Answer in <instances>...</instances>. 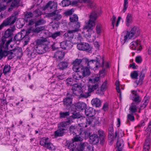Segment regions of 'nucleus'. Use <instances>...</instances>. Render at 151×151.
<instances>
[{
  "label": "nucleus",
  "mask_w": 151,
  "mask_h": 151,
  "mask_svg": "<svg viewBox=\"0 0 151 151\" xmlns=\"http://www.w3.org/2000/svg\"><path fill=\"white\" fill-rule=\"evenodd\" d=\"M126 25L128 27L129 25V24L132 21V17L131 14L129 13L128 14L126 18Z\"/></svg>",
  "instance_id": "nucleus-41"
},
{
  "label": "nucleus",
  "mask_w": 151,
  "mask_h": 151,
  "mask_svg": "<svg viewBox=\"0 0 151 151\" xmlns=\"http://www.w3.org/2000/svg\"><path fill=\"white\" fill-rule=\"evenodd\" d=\"M47 41L46 38L41 37L36 41V45L42 46L44 45H47Z\"/></svg>",
  "instance_id": "nucleus-26"
},
{
  "label": "nucleus",
  "mask_w": 151,
  "mask_h": 151,
  "mask_svg": "<svg viewBox=\"0 0 151 151\" xmlns=\"http://www.w3.org/2000/svg\"><path fill=\"white\" fill-rule=\"evenodd\" d=\"M91 104L93 106L96 107H98L100 106L101 102L100 100L96 98L94 99L91 100Z\"/></svg>",
  "instance_id": "nucleus-36"
},
{
  "label": "nucleus",
  "mask_w": 151,
  "mask_h": 151,
  "mask_svg": "<svg viewBox=\"0 0 151 151\" xmlns=\"http://www.w3.org/2000/svg\"><path fill=\"white\" fill-rule=\"evenodd\" d=\"M61 3L63 7L66 6L71 4V1L69 0H63Z\"/></svg>",
  "instance_id": "nucleus-55"
},
{
  "label": "nucleus",
  "mask_w": 151,
  "mask_h": 151,
  "mask_svg": "<svg viewBox=\"0 0 151 151\" xmlns=\"http://www.w3.org/2000/svg\"><path fill=\"white\" fill-rule=\"evenodd\" d=\"M73 94L77 96H81V97L84 98H87L88 95L86 93L85 94L83 93L82 88L79 85L76 84H74L72 88Z\"/></svg>",
  "instance_id": "nucleus-7"
},
{
  "label": "nucleus",
  "mask_w": 151,
  "mask_h": 151,
  "mask_svg": "<svg viewBox=\"0 0 151 151\" xmlns=\"http://www.w3.org/2000/svg\"><path fill=\"white\" fill-rule=\"evenodd\" d=\"M34 16L32 12H27L25 15V18L28 19L33 17Z\"/></svg>",
  "instance_id": "nucleus-62"
},
{
  "label": "nucleus",
  "mask_w": 151,
  "mask_h": 151,
  "mask_svg": "<svg viewBox=\"0 0 151 151\" xmlns=\"http://www.w3.org/2000/svg\"><path fill=\"white\" fill-rule=\"evenodd\" d=\"M92 84V85L89 84L88 85V91L90 93L92 92L95 90L97 89L99 86L98 83H96L95 84H94L93 83Z\"/></svg>",
  "instance_id": "nucleus-35"
},
{
  "label": "nucleus",
  "mask_w": 151,
  "mask_h": 151,
  "mask_svg": "<svg viewBox=\"0 0 151 151\" xmlns=\"http://www.w3.org/2000/svg\"><path fill=\"white\" fill-rule=\"evenodd\" d=\"M76 34H77L78 35L74 38V43H77L81 41L82 40V38L81 34H78L77 33Z\"/></svg>",
  "instance_id": "nucleus-44"
},
{
  "label": "nucleus",
  "mask_w": 151,
  "mask_h": 151,
  "mask_svg": "<svg viewBox=\"0 0 151 151\" xmlns=\"http://www.w3.org/2000/svg\"><path fill=\"white\" fill-rule=\"evenodd\" d=\"M40 144L50 150H55L56 149V147L50 142L48 137H44L41 138Z\"/></svg>",
  "instance_id": "nucleus-6"
},
{
  "label": "nucleus",
  "mask_w": 151,
  "mask_h": 151,
  "mask_svg": "<svg viewBox=\"0 0 151 151\" xmlns=\"http://www.w3.org/2000/svg\"><path fill=\"white\" fill-rule=\"evenodd\" d=\"M59 114L60 118H65L69 115L70 112L69 111L63 112L61 111L59 113Z\"/></svg>",
  "instance_id": "nucleus-48"
},
{
  "label": "nucleus",
  "mask_w": 151,
  "mask_h": 151,
  "mask_svg": "<svg viewBox=\"0 0 151 151\" xmlns=\"http://www.w3.org/2000/svg\"><path fill=\"white\" fill-rule=\"evenodd\" d=\"M12 34V31L11 29H8L5 32L4 35L1 38V43H6L5 47L8 48V46L11 42L12 41V39H8V38L11 37Z\"/></svg>",
  "instance_id": "nucleus-8"
},
{
  "label": "nucleus",
  "mask_w": 151,
  "mask_h": 151,
  "mask_svg": "<svg viewBox=\"0 0 151 151\" xmlns=\"http://www.w3.org/2000/svg\"><path fill=\"white\" fill-rule=\"evenodd\" d=\"M135 60L136 63L140 64L142 63V59L141 56H137L136 57Z\"/></svg>",
  "instance_id": "nucleus-60"
},
{
  "label": "nucleus",
  "mask_w": 151,
  "mask_h": 151,
  "mask_svg": "<svg viewBox=\"0 0 151 151\" xmlns=\"http://www.w3.org/2000/svg\"><path fill=\"white\" fill-rule=\"evenodd\" d=\"M98 134L101 139H102V141L104 140V138L106 135L104 132L102 130H99L98 131Z\"/></svg>",
  "instance_id": "nucleus-58"
},
{
  "label": "nucleus",
  "mask_w": 151,
  "mask_h": 151,
  "mask_svg": "<svg viewBox=\"0 0 151 151\" xmlns=\"http://www.w3.org/2000/svg\"><path fill=\"white\" fill-rule=\"evenodd\" d=\"M24 37V35L21 32L18 33L15 36L14 39V41H19L22 40Z\"/></svg>",
  "instance_id": "nucleus-38"
},
{
  "label": "nucleus",
  "mask_w": 151,
  "mask_h": 151,
  "mask_svg": "<svg viewBox=\"0 0 151 151\" xmlns=\"http://www.w3.org/2000/svg\"><path fill=\"white\" fill-rule=\"evenodd\" d=\"M48 15L49 17H51V19L58 21L62 18V16L60 14L58 11H55L51 13H49Z\"/></svg>",
  "instance_id": "nucleus-16"
},
{
  "label": "nucleus",
  "mask_w": 151,
  "mask_h": 151,
  "mask_svg": "<svg viewBox=\"0 0 151 151\" xmlns=\"http://www.w3.org/2000/svg\"><path fill=\"white\" fill-rule=\"evenodd\" d=\"M119 82L118 81H116V82L115 85L116 88L117 92L120 93V95H121V92L119 87Z\"/></svg>",
  "instance_id": "nucleus-59"
},
{
  "label": "nucleus",
  "mask_w": 151,
  "mask_h": 151,
  "mask_svg": "<svg viewBox=\"0 0 151 151\" xmlns=\"http://www.w3.org/2000/svg\"><path fill=\"white\" fill-rule=\"evenodd\" d=\"M89 144L86 142L81 143L80 145L79 150L77 149L75 150L74 147L71 148L72 151H83L84 149L86 148Z\"/></svg>",
  "instance_id": "nucleus-32"
},
{
  "label": "nucleus",
  "mask_w": 151,
  "mask_h": 151,
  "mask_svg": "<svg viewBox=\"0 0 151 151\" xmlns=\"http://www.w3.org/2000/svg\"><path fill=\"white\" fill-rule=\"evenodd\" d=\"M74 71L76 73L73 74L72 76L74 80H75L76 81L80 80L83 78L78 70Z\"/></svg>",
  "instance_id": "nucleus-29"
},
{
  "label": "nucleus",
  "mask_w": 151,
  "mask_h": 151,
  "mask_svg": "<svg viewBox=\"0 0 151 151\" xmlns=\"http://www.w3.org/2000/svg\"><path fill=\"white\" fill-rule=\"evenodd\" d=\"M16 20V17L14 16H12L7 18L0 25V30L4 26L13 24L14 23Z\"/></svg>",
  "instance_id": "nucleus-10"
},
{
  "label": "nucleus",
  "mask_w": 151,
  "mask_h": 151,
  "mask_svg": "<svg viewBox=\"0 0 151 151\" xmlns=\"http://www.w3.org/2000/svg\"><path fill=\"white\" fill-rule=\"evenodd\" d=\"M3 51H4V50ZM22 54V49L18 47L15 48L13 50H10V51H6L5 52H4V55L8 56L9 59H12L14 57V56L12 55L13 54L18 55Z\"/></svg>",
  "instance_id": "nucleus-9"
},
{
  "label": "nucleus",
  "mask_w": 151,
  "mask_h": 151,
  "mask_svg": "<svg viewBox=\"0 0 151 151\" xmlns=\"http://www.w3.org/2000/svg\"><path fill=\"white\" fill-rule=\"evenodd\" d=\"M107 88L106 83V82H104L101 87V90L102 91H104Z\"/></svg>",
  "instance_id": "nucleus-63"
},
{
  "label": "nucleus",
  "mask_w": 151,
  "mask_h": 151,
  "mask_svg": "<svg viewBox=\"0 0 151 151\" xmlns=\"http://www.w3.org/2000/svg\"><path fill=\"white\" fill-rule=\"evenodd\" d=\"M84 63H87V67L89 68L96 70L98 69L100 66V63L97 60H89L88 59L83 58Z\"/></svg>",
  "instance_id": "nucleus-5"
},
{
  "label": "nucleus",
  "mask_w": 151,
  "mask_h": 151,
  "mask_svg": "<svg viewBox=\"0 0 151 151\" xmlns=\"http://www.w3.org/2000/svg\"><path fill=\"white\" fill-rule=\"evenodd\" d=\"M85 113L86 115V116H88L90 117V118H87V119L92 118L94 119V120H93V122L92 123V124L93 122H94L95 120V119L91 117L95 115V110L94 109H93L92 107H88L85 109Z\"/></svg>",
  "instance_id": "nucleus-13"
},
{
  "label": "nucleus",
  "mask_w": 151,
  "mask_h": 151,
  "mask_svg": "<svg viewBox=\"0 0 151 151\" xmlns=\"http://www.w3.org/2000/svg\"><path fill=\"white\" fill-rule=\"evenodd\" d=\"M124 142L122 139L121 138L118 139L116 144V150H123L124 147Z\"/></svg>",
  "instance_id": "nucleus-30"
},
{
  "label": "nucleus",
  "mask_w": 151,
  "mask_h": 151,
  "mask_svg": "<svg viewBox=\"0 0 151 151\" xmlns=\"http://www.w3.org/2000/svg\"><path fill=\"white\" fill-rule=\"evenodd\" d=\"M74 23V27L75 28V29H73V31H75V32L77 33L79 31V28L80 27V23L77 22H76Z\"/></svg>",
  "instance_id": "nucleus-53"
},
{
  "label": "nucleus",
  "mask_w": 151,
  "mask_h": 151,
  "mask_svg": "<svg viewBox=\"0 0 151 151\" xmlns=\"http://www.w3.org/2000/svg\"><path fill=\"white\" fill-rule=\"evenodd\" d=\"M99 138L97 135L94 134L91 135L89 137V142L91 143L96 144L99 142Z\"/></svg>",
  "instance_id": "nucleus-25"
},
{
  "label": "nucleus",
  "mask_w": 151,
  "mask_h": 151,
  "mask_svg": "<svg viewBox=\"0 0 151 151\" xmlns=\"http://www.w3.org/2000/svg\"><path fill=\"white\" fill-rule=\"evenodd\" d=\"M101 9L99 11L92 12L89 16V19L87 25L84 26L82 33L86 38L92 37L95 38L96 33L93 30L95 25V21L101 13Z\"/></svg>",
  "instance_id": "nucleus-1"
},
{
  "label": "nucleus",
  "mask_w": 151,
  "mask_h": 151,
  "mask_svg": "<svg viewBox=\"0 0 151 151\" xmlns=\"http://www.w3.org/2000/svg\"><path fill=\"white\" fill-rule=\"evenodd\" d=\"M67 96V97L63 99V102L64 106L68 107L70 106L72 103V98L71 97L72 95L68 93Z\"/></svg>",
  "instance_id": "nucleus-23"
},
{
  "label": "nucleus",
  "mask_w": 151,
  "mask_h": 151,
  "mask_svg": "<svg viewBox=\"0 0 151 151\" xmlns=\"http://www.w3.org/2000/svg\"><path fill=\"white\" fill-rule=\"evenodd\" d=\"M102 66L103 67L102 70H100L99 72V74L101 76H104L105 75V69L104 68V62L103 61L102 65Z\"/></svg>",
  "instance_id": "nucleus-61"
},
{
  "label": "nucleus",
  "mask_w": 151,
  "mask_h": 151,
  "mask_svg": "<svg viewBox=\"0 0 151 151\" xmlns=\"http://www.w3.org/2000/svg\"><path fill=\"white\" fill-rule=\"evenodd\" d=\"M4 1L7 4L12 2L8 9L10 12L14 8L18 7L19 6L20 0H4Z\"/></svg>",
  "instance_id": "nucleus-11"
},
{
  "label": "nucleus",
  "mask_w": 151,
  "mask_h": 151,
  "mask_svg": "<svg viewBox=\"0 0 151 151\" xmlns=\"http://www.w3.org/2000/svg\"><path fill=\"white\" fill-rule=\"evenodd\" d=\"M128 0H124L123 4V8L122 9V12L124 13L125 12L128 7Z\"/></svg>",
  "instance_id": "nucleus-56"
},
{
  "label": "nucleus",
  "mask_w": 151,
  "mask_h": 151,
  "mask_svg": "<svg viewBox=\"0 0 151 151\" xmlns=\"http://www.w3.org/2000/svg\"><path fill=\"white\" fill-rule=\"evenodd\" d=\"M94 119L92 118H87L86 120L85 123H81L79 124L78 126L74 129L73 133L77 136L81 135L82 133L83 128L86 127L89 125H91Z\"/></svg>",
  "instance_id": "nucleus-3"
},
{
  "label": "nucleus",
  "mask_w": 151,
  "mask_h": 151,
  "mask_svg": "<svg viewBox=\"0 0 151 151\" xmlns=\"http://www.w3.org/2000/svg\"><path fill=\"white\" fill-rule=\"evenodd\" d=\"M73 122L72 120L69 119L66 121L61 122L58 124V128L65 129V131L66 129V127L68 125H69Z\"/></svg>",
  "instance_id": "nucleus-22"
},
{
  "label": "nucleus",
  "mask_w": 151,
  "mask_h": 151,
  "mask_svg": "<svg viewBox=\"0 0 151 151\" xmlns=\"http://www.w3.org/2000/svg\"><path fill=\"white\" fill-rule=\"evenodd\" d=\"M138 107V105L134 103H132L129 108V112L132 114H134L136 112Z\"/></svg>",
  "instance_id": "nucleus-28"
},
{
  "label": "nucleus",
  "mask_w": 151,
  "mask_h": 151,
  "mask_svg": "<svg viewBox=\"0 0 151 151\" xmlns=\"http://www.w3.org/2000/svg\"><path fill=\"white\" fill-rule=\"evenodd\" d=\"M150 145V139L149 137H147L145 140L143 151H149Z\"/></svg>",
  "instance_id": "nucleus-31"
},
{
  "label": "nucleus",
  "mask_w": 151,
  "mask_h": 151,
  "mask_svg": "<svg viewBox=\"0 0 151 151\" xmlns=\"http://www.w3.org/2000/svg\"><path fill=\"white\" fill-rule=\"evenodd\" d=\"M145 69H142L139 76V79L137 78L138 76V71L134 70L130 74L131 78L134 79H136L135 83L137 85L140 84H141L145 77Z\"/></svg>",
  "instance_id": "nucleus-4"
},
{
  "label": "nucleus",
  "mask_w": 151,
  "mask_h": 151,
  "mask_svg": "<svg viewBox=\"0 0 151 151\" xmlns=\"http://www.w3.org/2000/svg\"><path fill=\"white\" fill-rule=\"evenodd\" d=\"M99 79L100 78L99 77H95L93 79H89V83H93L94 84L97 83V82L99 80Z\"/></svg>",
  "instance_id": "nucleus-50"
},
{
  "label": "nucleus",
  "mask_w": 151,
  "mask_h": 151,
  "mask_svg": "<svg viewBox=\"0 0 151 151\" xmlns=\"http://www.w3.org/2000/svg\"><path fill=\"white\" fill-rule=\"evenodd\" d=\"M46 21L43 19H41L37 21L35 23V26H38L45 24Z\"/></svg>",
  "instance_id": "nucleus-51"
},
{
  "label": "nucleus",
  "mask_w": 151,
  "mask_h": 151,
  "mask_svg": "<svg viewBox=\"0 0 151 151\" xmlns=\"http://www.w3.org/2000/svg\"><path fill=\"white\" fill-rule=\"evenodd\" d=\"M83 63V64L84 63L83 60V58L82 59H76L73 62V69L74 71H77L78 69L81 67L80 66V64L81 63Z\"/></svg>",
  "instance_id": "nucleus-20"
},
{
  "label": "nucleus",
  "mask_w": 151,
  "mask_h": 151,
  "mask_svg": "<svg viewBox=\"0 0 151 151\" xmlns=\"http://www.w3.org/2000/svg\"><path fill=\"white\" fill-rule=\"evenodd\" d=\"M69 43L70 44V42L69 41H68L67 40L64 41L60 43V46L61 48L62 49H66L67 46Z\"/></svg>",
  "instance_id": "nucleus-46"
},
{
  "label": "nucleus",
  "mask_w": 151,
  "mask_h": 151,
  "mask_svg": "<svg viewBox=\"0 0 151 151\" xmlns=\"http://www.w3.org/2000/svg\"><path fill=\"white\" fill-rule=\"evenodd\" d=\"M10 66L9 65H5L3 69V73L4 75L9 73L10 70Z\"/></svg>",
  "instance_id": "nucleus-49"
},
{
  "label": "nucleus",
  "mask_w": 151,
  "mask_h": 151,
  "mask_svg": "<svg viewBox=\"0 0 151 151\" xmlns=\"http://www.w3.org/2000/svg\"><path fill=\"white\" fill-rule=\"evenodd\" d=\"M61 34V33L60 32H56L52 34L50 36V37H52L53 39H55L57 37H60Z\"/></svg>",
  "instance_id": "nucleus-52"
},
{
  "label": "nucleus",
  "mask_w": 151,
  "mask_h": 151,
  "mask_svg": "<svg viewBox=\"0 0 151 151\" xmlns=\"http://www.w3.org/2000/svg\"><path fill=\"white\" fill-rule=\"evenodd\" d=\"M79 135L77 136L74 137L72 139V141L70 142L69 143V145L68 146V147L71 149V148L74 147V148H75L76 147V145H75L74 143L75 142L81 141L83 140V138L82 137L79 136Z\"/></svg>",
  "instance_id": "nucleus-19"
},
{
  "label": "nucleus",
  "mask_w": 151,
  "mask_h": 151,
  "mask_svg": "<svg viewBox=\"0 0 151 151\" xmlns=\"http://www.w3.org/2000/svg\"><path fill=\"white\" fill-rule=\"evenodd\" d=\"M141 46L140 41L136 40L132 41L130 43V48L133 50L139 49Z\"/></svg>",
  "instance_id": "nucleus-24"
},
{
  "label": "nucleus",
  "mask_w": 151,
  "mask_h": 151,
  "mask_svg": "<svg viewBox=\"0 0 151 151\" xmlns=\"http://www.w3.org/2000/svg\"><path fill=\"white\" fill-rule=\"evenodd\" d=\"M72 117L74 119L79 118L80 117V115L78 113L74 112L73 113Z\"/></svg>",
  "instance_id": "nucleus-64"
},
{
  "label": "nucleus",
  "mask_w": 151,
  "mask_h": 151,
  "mask_svg": "<svg viewBox=\"0 0 151 151\" xmlns=\"http://www.w3.org/2000/svg\"><path fill=\"white\" fill-rule=\"evenodd\" d=\"M78 70L83 78L89 76L91 73L89 69L87 67L81 66Z\"/></svg>",
  "instance_id": "nucleus-14"
},
{
  "label": "nucleus",
  "mask_w": 151,
  "mask_h": 151,
  "mask_svg": "<svg viewBox=\"0 0 151 151\" xmlns=\"http://www.w3.org/2000/svg\"><path fill=\"white\" fill-rule=\"evenodd\" d=\"M86 105L83 102H79L77 103L76 105V109L79 110H82L85 109Z\"/></svg>",
  "instance_id": "nucleus-33"
},
{
  "label": "nucleus",
  "mask_w": 151,
  "mask_h": 151,
  "mask_svg": "<svg viewBox=\"0 0 151 151\" xmlns=\"http://www.w3.org/2000/svg\"><path fill=\"white\" fill-rule=\"evenodd\" d=\"M79 2L86 3L90 7L92 8L95 5L92 1L90 0H78Z\"/></svg>",
  "instance_id": "nucleus-37"
},
{
  "label": "nucleus",
  "mask_w": 151,
  "mask_h": 151,
  "mask_svg": "<svg viewBox=\"0 0 151 151\" xmlns=\"http://www.w3.org/2000/svg\"><path fill=\"white\" fill-rule=\"evenodd\" d=\"M68 63L66 62H60L58 65L59 68L63 70L66 68L68 66Z\"/></svg>",
  "instance_id": "nucleus-40"
},
{
  "label": "nucleus",
  "mask_w": 151,
  "mask_h": 151,
  "mask_svg": "<svg viewBox=\"0 0 151 151\" xmlns=\"http://www.w3.org/2000/svg\"><path fill=\"white\" fill-rule=\"evenodd\" d=\"M140 33V30L139 28L134 26L131 29L129 32L124 31L122 33L120 38L122 44H123L127 40L136 38L139 35Z\"/></svg>",
  "instance_id": "nucleus-2"
},
{
  "label": "nucleus",
  "mask_w": 151,
  "mask_h": 151,
  "mask_svg": "<svg viewBox=\"0 0 151 151\" xmlns=\"http://www.w3.org/2000/svg\"><path fill=\"white\" fill-rule=\"evenodd\" d=\"M77 34L75 31L73 30H69L64 35V36L66 40L68 41L71 40L73 38L74 35Z\"/></svg>",
  "instance_id": "nucleus-18"
},
{
  "label": "nucleus",
  "mask_w": 151,
  "mask_h": 151,
  "mask_svg": "<svg viewBox=\"0 0 151 151\" xmlns=\"http://www.w3.org/2000/svg\"><path fill=\"white\" fill-rule=\"evenodd\" d=\"M55 6V7L57 6V3L54 2H52L51 1H49L44 7V9H46L49 7L50 9H52L53 8V6Z\"/></svg>",
  "instance_id": "nucleus-34"
},
{
  "label": "nucleus",
  "mask_w": 151,
  "mask_h": 151,
  "mask_svg": "<svg viewBox=\"0 0 151 151\" xmlns=\"http://www.w3.org/2000/svg\"><path fill=\"white\" fill-rule=\"evenodd\" d=\"M90 133L89 131H85L83 133H81L82 137H84L86 139L90 137Z\"/></svg>",
  "instance_id": "nucleus-54"
},
{
  "label": "nucleus",
  "mask_w": 151,
  "mask_h": 151,
  "mask_svg": "<svg viewBox=\"0 0 151 151\" xmlns=\"http://www.w3.org/2000/svg\"><path fill=\"white\" fill-rule=\"evenodd\" d=\"M96 30L97 33L100 35L103 31L102 25L101 24H98L96 27Z\"/></svg>",
  "instance_id": "nucleus-42"
},
{
  "label": "nucleus",
  "mask_w": 151,
  "mask_h": 151,
  "mask_svg": "<svg viewBox=\"0 0 151 151\" xmlns=\"http://www.w3.org/2000/svg\"><path fill=\"white\" fill-rule=\"evenodd\" d=\"M70 19L71 22L74 23L78 21V17L77 15L74 14L70 16Z\"/></svg>",
  "instance_id": "nucleus-45"
},
{
  "label": "nucleus",
  "mask_w": 151,
  "mask_h": 151,
  "mask_svg": "<svg viewBox=\"0 0 151 151\" xmlns=\"http://www.w3.org/2000/svg\"><path fill=\"white\" fill-rule=\"evenodd\" d=\"M58 129L54 132L55 136L57 137L63 136L65 133V129H61L60 128H58Z\"/></svg>",
  "instance_id": "nucleus-39"
},
{
  "label": "nucleus",
  "mask_w": 151,
  "mask_h": 151,
  "mask_svg": "<svg viewBox=\"0 0 151 151\" xmlns=\"http://www.w3.org/2000/svg\"><path fill=\"white\" fill-rule=\"evenodd\" d=\"M34 16L36 17H38L41 16L42 14V12L39 9L35 10L33 12Z\"/></svg>",
  "instance_id": "nucleus-57"
},
{
  "label": "nucleus",
  "mask_w": 151,
  "mask_h": 151,
  "mask_svg": "<svg viewBox=\"0 0 151 151\" xmlns=\"http://www.w3.org/2000/svg\"><path fill=\"white\" fill-rule=\"evenodd\" d=\"M65 54V52L63 51L58 50L55 53L54 57L57 59L61 60L63 58Z\"/></svg>",
  "instance_id": "nucleus-27"
},
{
  "label": "nucleus",
  "mask_w": 151,
  "mask_h": 151,
  "mask_svg": "<svg viewBox=\"0 0 151 151\" xmlns=\"http://www.w3.org/2000/svg\"><path fill=\"white\" fill-rule=\"evenodd\" d=\"M149 101V100L147 98L145 97L142 101V104L141 105L140 107L142 109H144L147 106Z\"/></svg>",
  "instance_id": "nucleus-43"
},
{
  "label": "nucleus",
  "mask_w": 151,
  "mask_h": 151,
  "mask_svg": "<svg viewBox=\"0 0 151 151\" xmlns=\"http://www.w3.org/2000/svg\"><path fill=\"white\" fill-rule=\"evenodd\" d=\"M109 140L110 142V145H112L114 138V129L112 125H110L109 128Z\"/></svg>",
  "instance_id": "nucleus-21"
},
{
  "label": "nucleus",
  "mask_w": 151,
  "mask_h": 151,
  "mask_svg": "<svg viewBox=\"0 0 151 151\" xmlns=\"http://www.w3.org/2000/svg\"><path fill=\"white\" fill-rule=\"evenodd\" d=\"M77 47L80 50L87 51L91 50V47L89 44L87 43L83 42L77 44Z\"/></svg>",
  "instance_id": "nucleus-15"
},
{
  "label": "nucleus",
  "mask_w": 151,
  "mask_h": 151,
  "mask_svg": "<svg viewBox=\"0 0 151 151\" xmlns=\"http://www.w3.org/2000/svg\"><path fill=\"white\" fill-rule=\"evenodd\" d=\"M132 95H130V99L134 102L137 104L141 102V99L138 95L136 91L133 90L131 91Z\"/></svg>",
  "instance_id": "nucleus-12"
},
{
  "label": "nucleus",
  "mask_w": 151,
  "mask_h": 151,
  "mask_svg": "<svg viewBox=\"0 0 151 151\" xmlns=\"http://www.w3.org/2000/svg\"><path fill=\"white\" fill-rule=\"evenodd\" d=\"M48 47L47 45H44L42 46L36 45L35 50L36 52L38 54H43L48 50Z\"/></svg>",
  "instance_id": "nucleus-17"
},
{
  "label": "nucleus",
  "mask_w": 151,
  "mask_h": 151,
  "mask_svg": "<svg viewBox=\"0 0 151 151\" xmlns=\"http://www.w3.org/2000/svg\"><path fill=\"white\" fill-rule=\"evenodd\" d=\"M134 114H129L127 115V122H129V121L131 122H133L135 120L134 117L133 115Z\"/></svg>",
  "instance_id": "nucleus-47"
}]
</instances>
